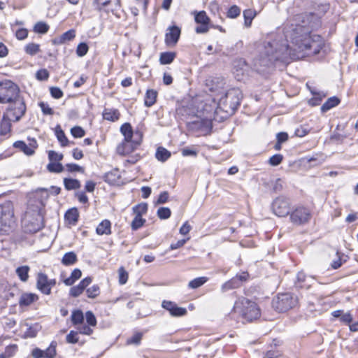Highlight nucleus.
Here are the masks:
<instances>
[{"label": "nucleus", "instance_id": "nucleus-1", "mask_svg": "<svg viewBox=\"0 0 358 358\" xmlns=\"http://www.w3.org/2000/svg\"><path fill=\"white\" fill-rule=\"evenodd\" d=\"M280 32L271 36L264 46V51L255 61L257 71L259 67L269 66L275 61H286L287 59H299L305 54H317L321 48V43L313 40L310 36V29L303 25L286 23Z\"/></svg>", "mask_w": 358, "mask_h": 358}, {"label": "nucleus", "instance_id": "nucleus-2", "mask_svg": "<svg viewBox=\"0 0 358 358\" xmlns=\"http://www.w3.org/2000/svg\"><path fill=\"white\" fill-rule=\"evenodd\" d=\"M120 132L124 138V141L117 146V150L120 155H126L133 150L134 146L140 145L142 134L139 131L134 133L131 125L128 122L121 126Z\"/></svg>", "mask_w": 358, "mask_h": 358}, {"label": "nucleus", "instance_id": "nucleus-3", "mask_svg": "<svg viewBox=\"0 0 358 358\" xmlns=\"http://www.w3.org/2000/svg\"><path fill=\"white\" fill-rule=\"evenodd\" d=\"M15 226L14 205L10 201H6L0 204V234H9Z\"/></svg>", "mask_w": 358, "mask_h": 358}, {"label": "nucleus", "instance_id": "nucleus-4", "mask_svg": "<svg viewBox=\"0 0 358 358\" xmlns=\"http://www.w3.org/2000/svg\"><path fill=\"white\" fill-rule=\"evenodd\" d=\"M22 224L27 233H36L41 229L44 226L41 209L37 208L36 210H33L29 208L22 220Z\"/></svg>", "mask_w": 358, "mask_h": 358}, {"label": "nucleus", "instance_id": "nucleus-5", "mask_svg": "<svg viewBox=\"0 0 358 358\" xmlns=\"http://www.w3.org/2000/svg\"><path fill=\"white\" fill-rule=\"evenodd\" d=\"M242 96L240 89L231 88L220 99L218 108L228 114H233L240 105Z\"/></svg>", "mask_w": 358, "mask_h": 358}, {"label": "nucleus", "instance_id": "nucleus-6", "mask_svg": "<svg viewBox=\"0 0 358 358\" xmlns=\"http://www.w3.org/2000/svg\"><path fill=\"white\" fill-rule=\"evenodd\" d=\"M296 296L290 293H281L273 299L272 306L279 313H284L294 308L297 303Z\"/></svg>", "mask_w": 358, "mask_h": 358}, {"label": "nucleus", "instance_id": "nucleus-7", "mask_svg": "<svg viewBox=\"0 0 358 358\" xmlns=\"http://www.w3.org/2000/svg\"><path fill=\"white\" fill-rule=\"evenodd\" d=\"M20 90L14 83L10 80H4L0 83V103H11L19 99Z\"/></svg>", "mask_w": 358, "mask_h": 358}, {"label": "nucleus", "instance_id": "nucleus-8", "mask_svg": "<svg viewBox=\"0 0 358 358\" xmlns=\"http://www.w3.org/2000/svg\"><path fill=\"white\" fill-rule=\"evenodd\" d=\"M10 105L7 110V113L5 115L9 120L18 121L25 113L26 106L22 98L13 101L9 103Z\"/></svg>", "mask_w": 358, "mask_h": 358}, {"label": "nucleus", "instance_id": "nucleus-9", "mask_svg": "<svg viewBox=\"0 0 358 358\" xmlns=\"http://www.w3.org/2000/svg\"><path fill=\"white\" fill-rule=\"evenodd\" d=\"M273 213L278 217H285L290 212V202L283 196L275 198L271 204Z\"/></svg>", "mask_w": 358, "mask_h": 358}, {"label": "nucleus", "instance_id": "nucleus-10", "mask_svg": "<svg viewBox=\"0 0 358 358\" xmlns=\"http://www.w3.org/2000/svg\"><path fill=\"white\" fill-rule=\"evenodd\" d=\"M56 284L55 279H49L43 273L37 275L36 287L43 294L49 295L51 294L52 287Z\"/></svg>", "mask_w": 358, "mask_h": 358}, {"label": "nucleus", "instance_id": "nucleus-11", "mask_svg": "<svg viewBox=\"0 0 358 358\" xmlns=\"http://www.w3.org/2000/svg\"><path fill=\"white\" fill-rule=\"evenodd\" d=\"M311 217L310 210L303 206L298 207L290 215L292 222L295 224H303L308 222Z\"/></svg>", "mask_w": 358, "mask_h": 358}, {"label": "nucleus", "instance_id": "nucleus-12", "mask_svg": "<svg viewBox=\"0 0 358 358\" xmlns=\"http://www.w3.org/2000/svg\"><path fill=\"white\" fill-rule=\"evenodd\" d=\"M244 308L242 311V315L245 319L248 321H252L259 317L260 310L255 302L245 300Z\"/></svg>", "mask_w": 358, "mask_h": 358}, {"label": "nucleus", "instance_id": "nucleus-13", "mask_svg": "<svg viewBox=\"0 0 358 358\" xmlns=\"http://www.w3.org/2000/svg\"><path fill=\"white\" fill-rule=\"evenodd\" d=\"M181 34V29L176 25L169 27L165 34V43L168 46L173 47L178 43Z\"/></svg>", "mask_w": 358, "mask_h": 358}, {"label": "nucleus", "instance_id": "nucleus-14", "mask_svg": "<svg viewBox=\"0 0 358 358\" xmlns=\"http://www.w3.org/2000/svg\"><path fill=\"white\" fill-rule=\"evenodd\" d=\"M162 306L168 310L173 317H181L187 313L186 308L179 307L175 302L171 301L164 300L162 303Z\"/></svg>", "mask_w": 358, "mask_h": 358}, {"label": "nucleus", "instance_id": "nucleus-15", "mask_svg": "<svg viewBox=\"0 0 358 358\" xmlns=\"http://www.w3.org/2000/svg\"><path fill=\"white\" fill-rule=\"evenodd\" d=\"M56 343L52 342L45 350L36 348L33 349L31 355L33 358H54L56 355Z\"/></svg>", "mask_w": 358, "mask_h": 358}, {"label": "nucleus", "instance_id": "nucleus-16", "mask_svg": "<svg viewBox=\"0 0 358 358\" xmlns=\"http://www.w3.org/2000/svg\"><path fill=\"white\" fill-rule=\"evenodd\" d=\"M105 181L113 184L120 185L123 183L120 171L117 169H115L105 175Z\"/></svg>", "mask_w": 358, "mask_h": 358}, {"label": "nucleus", "instance_id": "nucleus-17", "mask_svg": "<svg viewBox=\"0 0 358 358\" xmlns=\"http://www.w3.org/2000/svg\"><path fill=\"white\" fill-rule=\"evenodd\" d=\"M13 146L15 148L22 151L27 155H32L34 153L35 149L36 148V141H33L29 145H27L24 141H16L14 143Z\"/></svg>", "mask_w": 358, "mask_h": 358}, {"label": "nucleus", "instance_id": "nucleus-18", "mask_svg": "<svg viewBox=\"0 0 358 358\" xmlns=\"http://www.w3.org/2000/svg\"><path fill=\"white\" fill-rule=\"evenodd\" d=\"M103 118L110 122H115L120 119V113L116 108H105L102 113Z\"/></svg>", "mask_w": 358, "mask_h": 358}, {"label": "nucleus", "instance_id": "nucleus-19", "mask_svg": "<svg viewBox=\"0 0 358 358\" xmlns=\"http://www.w3.org/2000/svg\"><path fill=\"white\" fill-rule=\"evenodd\" d=\"M38 299V296L32 293H24L19 299V305L20 307L28 306Z\"/></svg>", "mask_w": 358, "mask_h": 358}, {"label": "nucleus", "instance_id": "nucleus-20", "mask_svg": "<svg viewBox=\"0 0 358 358\" xmlns=\"http://www.w3.org/2000/svg\"><path fill=\"white\" fill-rule=\"evenodd\" d=\"M96 232L99 235H109L111 234V224L108 220H104L97 226Z\"/></svg>", "mask_w": 358, "mask_h": 358}, {"label": "nucleus", "instance_id": "nucleus-21", "mask_svg": "<svg viewBox=\"0 0 358 358\" xmlns=\"http://www.w3.org/2000/svg\"><path fill=\"white\" fill-rule=\"evenodd\" d=\"M157 92L155 90H148L146 91L145 99H144V104L147 107L152 106L157 100Z\"/></svg>", "mask_w": 358, "mask_h": 358}, {"label": "nucleus", "instance_id": "nucleus-22", "mask_svg": "<svg viewBox=\"0 0 358 358\" xmlns=\"http://www.w3.org/2000/svg\"><path fill=\"white\" fill-rule=\"evenodd\" d=\"M79 214L76 208H71L67 210L64 217L66 221L71 225H75L78 220Z\"/></svg>", "mask_w": 358, "mask_h": 358}, {"label": "nucleus", "instance_id": "nucleus-23", "mask_svg": "<svg viewBox=\"0 0 358 358\" xmlns=\"http://www.w3.org/2000/svg\"><path fill=\"white\" fill-rule=\"evenodd\" d=\"M55 136L59 142L61 146L64 147L68 145L69 141L66 138L64 131L61 128L60 125H57L55 129Z\"/></svg>", "mask_w": 358, "mask_h": 358}, {"label": "nucleus", "instance_id": "nucleus-24", "mask_svg": "<svg viewBox=\"0 0 358 358\" xmlns=\"http://www.w3.org/2000/svg\"><path fill=\"white\" fill-rule=\"evenodd\" d=\"M29 266L24 265L17 267L15 270V273L21 281L27 282L29 279Z\"/></svg>", "mask_w": 358, "mask_h": 358}, {"label": "nucleus", "instance_id": "nucleus-25", "mask_svg": "<svg viewBox=\"0 0 358 358\" xmlns=\"http://www.w3.org/2000/svg\"><path fill=\"white\" fill-rule=\"evenodd\" d=\"M240 287V280L238 277H234L226 282L222 285L221 290L222 292H227L228 290L238 288Z\"/></svg>", "mask_w": 358, "mask_h": 358}, {"label": "nucleus", "instance_id": "nucleus-26", "mask_svg": "<svg viewBox=\"0 0 358 358\" xmlns=\"http://www.w3.org/2000/svg\"><path fill=\"white\" fill-rule=\"evenodd\" d=\"M310 92L313 95V97L309 101L310 104L312 106L319 105L322 99L327 96L324 92H317L315 89L310 90Z\"/></svg>", "mask_w": 358, "mask_h": 358}, {"label": "nucleus", "instance_id": "nucleus-27", "mask_svg": "<svg viewBox=\"0 0 358 358\" xmlns=\"http://www.w3.org/2000/svg\"><path fill=\"white\" fill-rule=\"evenodd\" d=\"M340 103V100L336 96H332L329 98L327 101L322 106L321 110L322 112H327L331 108L338 106Z\"/></svg>", "mask_w": 358, "mask_h": 358}, {"label": "nucleus", "instance_id": "nucleus-28", "mask_svg": "<svg viewBox=\"0 0 358 358\" xmlns=\"http://www.w3.org/2000/svg\"><path fill=\"white\" fill-rule=\"evenodd\" d=\"M78 259L77 255L73 252H66L62 259V263L64 266H71L76 263Z\"/></svg>", "mask_w": 358, "mask_h": 358}, {"label": "nucleus", "instance_id": "nucleus-29", "mask_svg": "<svg viewBox=\"0 0 358 358\" xmlns=\"http://www.w3.org/2000/svg\"><path fill=\"white\" fill-rule=\"evenodd\" d=\"M176 57V53L173 52H165L160 55L159 62L161 64H171Z\"/></svg>", "mask_w": 358, "mask_h": 358}, {"label": "nucleus", "instance_id": "nucleus-30", "mask_svg": "<svg viewBox=\"0 0 358 358\" xmlns=\"http://www.w3.org/2000/svg\"><path fill=\"white\" fill-rule=\"evenodd\" d=\"M82 275V272L79 268H75L70 275V277L67 278L64 280V282L67 286L72 285L77 280L80 278Z\"/></svg>", "mask_w": 358, "mask_h": 358}, {"label": "nucleus", "instance_id": "nucleus-31", "mask_svg": "<svg viewBox=\"0 0 358 358\" xmlns=\"http://www.w3.org/2000/svg\"><path fill=\"white\" fill-rule=\"evenodd\" d=\"M171 155V152L163 147H159L155 154L156 158L162 162H166Z\"/></svg>", "mask_w": 358, "mask_h": 358}, {"label": "nucleus", "instance_id": "nucleus-32", "mask_svg": "<svg viewBox=\"0 0 358 358\" xmlns=\"http://www.w3.org/2000/svg\"><path fill=\"white\" fill-rule=\"evenodd\" d=\"M64 187L67 190L77 189L80 187V182L76 179L64 178Z\"/></svg>", "mask_w": 358, "mask_h": 358}, {"label": "nucleus", "instance_id": "nucleus-33", "mask_svg": "<svg viewBox=\"0 0 358 358\" xmlns=\"http://www.w3.org/2000/svg\"><path fill=\"white\" fill-rule=\"evenodd\" d=\"M39 330V326L37 324L34 325L28 326L27 325V329L24 331V338H34L36 336L37 333Z\"/></svg>", "mask_w": 358, "mask_h": 358}, {"label": "nucleus", "instance_id": "nucleus-34", "mask_svg": "<svg viewBox=\"0 0 358 358\" xmlns=\"http://www.w3.org/2000/svg\"><path fill=\"white\" fill-rule=\"evenodd\" d=\"M255 16L256 12L252 9H247L243 11L244 23L245 27H250L252 21Z\"/></svg>", "mask_w": 358, "mask_h": 358}, {"label": "nucleus", "instance_id": "nucleus-35", "mask_svg": "<svg viewBox=\"0 0 358 358\" xmlns=\"http://www.w3.org/2000/svg\"><path fill=\"white\" fill-rule=\"evenodd\" d=\"M84 320L83 313L80 310H76L72 312L71 322L73 325L82 324Z\"/></svg>", "mask_w": 358, "mask_h": 358}, {"label": "nucleus", "instance_id": "nucleus-36", "mask_svg": "<svg viewBox=\"0 0 358 358\" xmlns=\"http://www.w3.org/2000/svg\"><path fill=\"white\" fill-rule=\"evenodd\" d=\"M208 278L204 276L196 278L189 282L188 287L191 289L199 288L204 285L208 281Z\"/></svg>", "mask_w": 358, "mask_h": 358}, {"label": "nucleus", "instance_id": "nucleus-37", "mask_svg": "<svg viewBox=\"0 0 358 358\" xmlns=\"http://www.w3.org/2000/svg\"><path fill=\"white\" fill-rule=\"evenodd\" d=\"M194 20L198 24H209L210 21L206 13L203 10L196 12Z\"/></svg>", "mask_w": 358, "mask_h": 358}, {"label": "nucleus", "instance_id": "nucleus-38", "mask_svg": "<svg viewBox=\"0 0 358 358\" xmlns=\"http://www.w3.org/2000/svg\"><path fill=\"white\" fill-rule=\"evenodd\" d=\"M11 124L9 120H6V116L3 115V120L0 124V135L6 136L10 131Z\"/></svg>", "mask_w": 358, "mask_h": 358}, {"label": "nucleus", "instance_id": "nucleus-39", "mask_svg": "<svg viewBox=\"0 0 358 358\" xmlns=\"http://www.w3.org/2000/svg\"><path fill=\"white\" fill-rule=\"evenodd\" d=\"M118 282L119 284L123 285L127 283L129 278V273L123 266L118 268Z\"/></svg>", "mask_w": 358, "mask_h": 358}, {"label": "nucleus", "instance_id": "nucleus-40", "mask_svg": "<svg viewBox=\"0 0 358 358\" xmlns=\"http://www.w3.org/2000/svg\"><path fill=\"white\" fill-rule=\"evenodd\" d=\"M147 210L148 204L145 203H141L133 207V212L137 216L142 217L143 215L146 213Z\"/></svg>", "mask_w": 358, "mask_h": 358}, {"label": "nucleus", "instance_id": "nucleus-41", "mask_svg": "<svg viewBox=\"0 0 358 358\" xmlns=\"http://www.w3.org/2000/svg\"><path fill=\"white\" fill-rule=\"evenodd\" d=\"M88 298L94 299L100 294V287L98 285H94L86 289Z\"/></svg>", "mask_w": 358, "mask_h": 358}, {"label": "nucleus", "instance_id": "nucleus-42", "mask_svg": "<svg viewBox=\"0 0 358 358\" xmlns=\"http://www.w3.org/2000/svg\"><path fill=\"white\" fill-rule=\"evenodd\" d=\"M47 169L52 173H62L64 171V166L59 162H50L47 165Z\"/></svg>", "mask_w": 358, "mask_h": 358}, {"label": "nucleus", "instance_id": "nucleus-43", "mask_svg": "<svg viewBox=\"0 0 358 358\" xmlns=\"http://www.w3.org/2000/svg\"><path fill=\"white\" fill-rule=\"evenodd\" d=\"M24 50L27 54L34 55L40 51V45L38 44L31 43L25 46Z\"/></svg>", "mask_w": 358, "mask_h": 358}, {"label": "nucleus", "instance_id": "nucleus-44", "mask_svg": "<svg viewBox=\"0 0 358 358\" xmlns=\"http://www.w3.org/2000/svg\"><path fill=\"white\" fill-rule=\"evenodd\" d=\"M145 222V220L143 219L141 216L135 215L132 222H131V228L133 230H137L140 227H141L144 223Z\"/></svg>", "mask_w": 358, "mask_h": 358}, {"label": "nucleus", "instance_id": "nucleus-45", "mask_svg": "<svg viewBox=\"0 0 358 358\" xmlns=\"http://www.w3.org/2000/svg\"><path fill=\"white\" fill-rule=\"evenodd\" d=\"M64 156L61 153H58L54 150H50L48 152V159L50 162H59L62 160Z\"/></svg>", "mask_w": 358, "mask_h": 358}, {"label": "nucleus", "instance_id": "nucleus-46", "mask_svg": "<svg viewBox=\"0 0 358 358\" xmlns=\"http://www.w3.org/2000/svg\"><path fill=\"white\" fill-rule=\"evenodd\" d=\"M89 47L87 43H80L77 46L76 54L78 57H83L87 53Z\"/></svg>", "mask_w": 358, "mask_h": 358}, {"label": "nucleus", "instance_id": "nucleus-47", "mask_svg": "<svg viewBox=\"0 0 358 358\" xmlns=\"http://www.w3.org/2000/svg\"><path fill=\"white\" fill-rule=\"evenodd\" d=\"M171 215V210L166 207H162L157 210V215L160 219H168Z\"/></svg>", "mask_w": 358, "mask_h": 358}, {"label": "nucleus", "instance_id": "nucleus-48", "mask_svg": "<svg viewBox=\"0 0 358 358\" xmlns=\"http://www.w3.org/2000/svg\"><path fill=\"white\" fill-rule=\"evenodd\" d=\"M77 326V329L81 334L90 335L93 332V330L91 329L90 325L85 324L83 322L82 324H78Z\"/></svg>", "mask_w": 358, "mask_h": 358}, {"label": "nucleus", "instance_id": "nucleus-49", "mask_svg": "<svg viewBox=\"0 0 358 358\" xmlns=\"http://www.w3.org/2000/svg\"><path fill=\"white\" fill-rule=\"evenodd\" d=\"M49 27L44 22H37L34 26V31L40 34H45L48 31Z\"/></svg>", "mask_w": 358, "mask_h": 358}, {"label": "nucleus", "instance_id": "nucleus-50", "mask_svg": "<svg viewBox=\"0 0 358 358\" xmlns=\"http://www.w3.org/2000/svg\"><path fill=\"white\" fill-rule=\"evenodd\" d=\"M71 134L75 138H82L85 136V132L82 127L76 126L71 128Z\"/></svg>", "mask_w": 358, "mask_h": 358}, {"label": "nucleus", "instance_id": "nucleus-51", "mask_svg": "<svg viewBox=\"0 0 358 358\" xmlns=\"http://www.w3.org/2000/svg\"><path fill=\"white\" fill-rule=\"evenodd\" d=\"M241 13V9L237 6L234 5L229 8L227 12V17L230 18H236Z\"/></svg>", "mask_w": 358, "mask_h": 358}, {"label": "nucleus", "instance_id": "nucleus-52", "mask_svg": "<svg viewBox=\"0 0 358 358\" xmlns=\"http://www.w3.org/2000/svg\"><path fill=\"white\" fill-rule=\"evenodd\" d=\"M86 321L90 326L94 327L96 324V319L92 311L85 313Z\"/></svg>", "mask_w": 358, "mask_h": 358}, {"label": "nucleus", "instance_id": "nucleus-53", "mask_svg": "<svg viewBox=\"0 0 358 358\" xmlns=\"http://www.w3.org/2000/svg\"><path fill=\"white\" fill-rule=\"evenodd\" d=\"M66 342L69 343H76L78 341V332L71 331L66 337Z\"/></svg>", "mask_w": 358, "mask_h": 358}, {"label": "nucleus", "instance_id": "nucleus-54", "mask_svg": "<svg viewBox=\"0 0 358 358\" xmlns=\"http://www.w3.org/2000/svg\"><path fill=\"white\" fill-rule=\"evenodd\" d=\"M283 157L280 154H276L273 155L269 159V164L272 166H278L279 165L282 161Z\"/></svg>", "mask_w": 358, "mask_h": 358}, {"label": "nucleus", "instance_id": "nucleus-55", "mask_svg": "<svg viewBox=\"0 0 358 358\" xmlns=\"http://www.w3.org/2000/svg\"><path fill=\"white\" fill-rule=\"evenodd\" d=\"M36 77L38 80H46L49 77V73L46 69H40L36 72Z\"/></svg>", "mask_w": 358, "mask_h": 358}, {"label": "nucleus", "instance_id": "nucleus-56", "mask_svg": "<svg viewBox=\"0 0 358 358\" xmlns=\"http://www.w3.org/2000/svg\"><path fill=\"white\" fill-rule=\"evenodd\" d=\"M76 36L74 30H69L64 33L61 37V40L64 42L66 41H71Z\"/></svg>", "mask_w": 358, "mask_h": 358}, {"label": "nucleus", "instance_id": "nucleus-57", "mask_svg": "<svg viewBox=\"0 0 358 358\" xmlns=\"http://www.w3.org/2000/svg\"><path fill=\"white\" fill-rule=\"evenodd\" d=\"M141 338L142 334L141 333H137L134 334L131 338L127 340V343L138 345L141 343Z\"/></svg>", "mask_w": 358, "mask_h": 358}, {"label": "nucleus", "instance_id": "nucleus-58", "mask_svg": "<svg viewBox=\"0 0 358 358\" xmlns=\"http://www.w3.org/2000/svg\"><path fill=\"white\" fill-rule=\"evenodd\" d=\"M67 171L69 172H83L84 169L83 167L80 166L76 164H66Z\"/></svg>", "mask_w": 358, "mask_h": 358}, {"label": "nucleus", "instance_id": "nucleus-59", "mask_svg": "<svg viewBox=\"0 0 358 358\" xmlns=\"http://www.w3.org/2000/svg\"><path fill=\"white\" fill-rule=\"evenodd\" d=\"M50 91L52 96L55 99H59L63 96V92L59 87H50Z\"/></svg>", "mask_w": 358, "mask_h": 358}, {"label": "nucleus", "instance_id": "nucleus-60", "mask_svg": "<svg viewBox=\"0 0 358 358\" xmlns=\"http://www.w3.org/2000/svg\"><path fill=\"white\" fill-rule=\"evenodd\" d=\"M92 279L91 277H87L84 279H83L80 283L78 285V286L84 291L92 282Z\"/></svg>", "mask_w": 358, "mask_h": 358}, {"label": "nucleus", "instance_id": "nucleus-61", "mask_svg": "<svg viewBox=\"0 0 358 358\" xmlns=\"http://www.w3.org/2000/svg\"><path fill=\"white\" fill-rule=\"evenodd\" d=\"M100 1L101 0H94L93 2L94 6L98 10H101L103 7H106V6H108L110 3V0H106L102 3Z\"/></svg>", "mask_w": 358, "mask_h": 358}, {"label": "nucleus", "instance_id": "nucleus-62", "mask_svg": "<svg viewBox=\"0 0 358 358\" xmlns=\"http://www.w3.org/2000/svg\"><path fill=\"white\" fill-rule=\"evenodd\" d=\"M282 187V181L280 178L276 179L272 184V189L275 192H280Z\"/></svg>", "mask_w": 358, "mask_h": 358}, {"label": "nucleus", "instance_id": "nucleus-63", "mask_svg": "<svg viewBox=\"0 0 358 358\" xmlns=\"http://www.w3.org/2000/svg\"><path fill=\"white\" fill-rule=\"evenodd\" d=\"M16 350L15 346H10L6 348L3 354L0 355V358H8L13 355V353Z\"/></svg>", "mask_w": 358, "mask_h": 358}, {"label": "nucleus", "instance_id": "nucleus-64", "mask_svg": "<svg viewBox=\"0 0 358 358\" xmlns=\"http://www.w3.org/2000/svg\"><path fill=\"white\" fill-rule=\"evenodd\" d=\"M27 35L28 31L26 29H19L15 33V36L19 40H23L26 38Z\"/></svg>", "mask_w": 358, "mask_h": 358}]
</instances>
